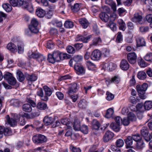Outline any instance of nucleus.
Returning a JSON list of instances; mask_svg holds the SVG:
<instances>
[{
    "label": "nucleus",
    "instance_id": "obj_2",
    "mask_svg": "<svg viewBox=\"0 0 152 152\" xmlns=\"http://www.w3.org/2000/svg\"><path fill=\"white\" fill-rule=\"evenodd\" d=\"M148 87V84L144 83L142 85H138L136 86L137 90L138 93L140 97L143 99H145L146 96L145 95V91Z\"/></svg>",
    "mask_w": 152,
    "mask_h": 152
},
{
    "label": "nucleus",
    "instance_id": "obj_7",
    "mask_svg": "<svg viewBox=\"0 0 152 152\" xmlns=\"http://www.w3.org/2000/svg\"><path fill=\"white\" fill-rule=\"evenodd\" d=\"M102 54L101 52L98 50H94L91 55V59L94 61H97L100 59Z\"/></svg>",
    "mask_w": 152,
    "mask_h": 152
},
{
    "label": "nucleus",
    "instance_id": "obj_47",
    "mask_svg": "<svg viewBox=\"0 0 152 152\" xmlns=\"http://www.w3.org/2000/svg\"><path fill=\"white\" fill-rule=\"evenodd\" d=\"M64 26L66 28H70L73 27L74 24L73 22L71 21H66L65 22Z\"/></svg>",
    "mask_w": 152,
    "mask_h": 152
},
{
    "label": "nucleus",
    "instance_id": "obj_15",
    "mask_svg": "<svg viewBox=\"0 0 152 152\" xmlns=\"http://www.w3.org/2000/svg\"><path fill=\"white\" fill-rule=\"evenodd\" d=\"M120 67L123 70L126 71L129 69V65L126 60L123 59L121 62Z\"/></svg>",
    "mask_w": 152,
    "mask_h": 152
},
{
    "label": "nucleus",
    "instance_id": "obj_30",
    "mask_svg": "<svg viewBox=\"0 0 152 152\" xmlns=\"http://www.w3.org/2000/svg\"><path fill=\"white\" fill-rule=\"evenodd\" d=\"M87 105L86 101L84 99L81 100L78 104L79 107L81 109L85 108L87 107Z\"/></svg>",
    "mask_w": 152,
    "mask_h": 152
},
{
    "label": "nucleus",
    "instance_id": "obj_49",
    "mask_svg": "<svg viewBox=\"0 0 152 152\" xmlns=\"http://www.w3.org/2000/svg\"><path fill=\"white\" fill-rule=\"evenodd\" d=\"M144 142L141 140L136 142V147L137 149H142L144 147Z\"/></svg>",
    "mask_w": 152,
    "mask_h": 152
},
{
    "label": "nucleus",
    "instance_id": "obj_19",
    "mask_svg": "<svg viewBox=\"0 0 152 152\" xmlns=\"http://www.w3.org/2000/svg\"><path fill=\"white\" fill-rule=\"evenodd\" d=\"M148 128L146 127H143L141 130V134L144 137L145 140L146 139L148 138V137H147V136H148Z\"/></svg>",
    "mask_w": 152,
    "mask_h": 152
},
{
    "label": "nucleus",
    "instance_id": "obj_1",
    "mask_svg": "<svg viewBox=\"0 0 152 152\" xmlns=\"http://www.w3.org/2000/svg\"><path fill=\"white\" fill-rule=\"evenodd\" d=\"M70 58V55L67 53H63L58 50H56L54 51L53 54H48V60L49 62L53 64L56 62L69 59Z\"/></svg>",
    "mask_w": 152,
    "mask_h": 152
},
{
    "label": "nucleus",
    "instance_id": "obj_51",
    "mask_svg": "<svg viewBox=\"0 0 152 152\" xmlns=\"http://www.w3.org/2000/svg\"><path fill=\"white\" fill-rule=\"evenodd\" d=\"M116 145L118 147H121L124 145V142L123 140L119 139L117 140L115 142Z\"/></svg>",
    "mask_w": 152,
    "mask_h": 152
},
{
    "label": "nucleus",
    "instance_id": "obj_44",
    "mask_svg": "<svg viewBox=\"0 0 152 152\" xmlns=\"http://www.w3.org/2000/svg\"><path fill=\"white\" fill-rule=\"evenodd\" d=\"M18 79L20 82L23 81L25 79V77L23 73L20 71H18L17 72Z\"/></svg>",
    "mask_w": 152,
    "mask_h": 152
},
{
    "label": "nucleus",
    "instance_id": "obj_16",
    "mask_svg": "<svg viewBox=\"0 0 152 152\" xmlns=\"http://www.w3.org/2000/svg\"><path fill=\"white\" fill-rule=\"evenodd\" d=\"M74 69L78 74H84L85 70L84 67L81 65L78 64L75 65Z\"/></svg>",
    "mask_w": 152,
    "mask_h": 152
},
{
    "label": "nucleus",
    "instance_id": "obj_36",
    "mask_svg": "<svg viewBox=\"0 0 152 152\" xmlns=\"http://www.w3.org/2000/svg\"><path fill=\"white\" fill-rule=\"evenodd\" d=\"M17 4L18 7L22 6L23 8H26L28 5L27 2L24 0H17Z\"/></svg>",
    "mask_w": 152,
    "mask_h": 152
},
{
    "label": "nucleus",
    "instance_id": "obj_60",
    "mask_svg": "<svg viewBox=\"0 0 152 152\" xmlns=\"http://www.w3.org/2000/svg\"><path fill=\"white\" fill-rule=\"evenodd\" d=\"M111 81L112 82L118 84L120 81V79L118 76H115L111 79Z\"/></svg>",
    "mask_w": 152,
    "mask_h": 152
},
{
    "label": "nucleus",
    "instance_id": "obj_12",
    "mask_svg": "<svg viewBox=\"0 0 152 152\" xmlns=\"http://www.w3.org/2000/svg\"><path fill=\"white\" fill-rule=\"evenodd\" d=\"M133 140V139L131 136H128L124 140L126 148H132Z\"/></svg>",
    "mask_w": 152,
    "mask_h": 152
},
{
    "label": "nucleus",
    "instance_id": "obj_20",
    "mask_svg": "<svg viewBox=\"0 0 152 152\" xmlns=\"http://www.w3.org/2000/svg\"><path fill=\"white\" fill-rule=\"evenodd\" d=\"M54 120V118L52 117L46 116L43 119V122L45 125L48 126L53 123Z\"/></svg>",
    "mask_w": 152,
    "mask_h": 152
},
{
    "label": "nucleus",
    "instance_id": "obj_42",
    "mask_svg": "<svg viewBox=\"0 0 152 152\" xmlns=\"http://www.w3.org/2000/svg\"><path fill=\"white\" fill-rule=\"evenodd\" d=\"M113 113V110L111 108H109L107 111L105 117L107 118H110L112 117Z\"/></svg>",
    "mask_w": 152,
    "mask_h": 152
},
{
    "label": "nucleus",
    "instance_id": "obj_64",
    "mask_svg": "<svg viewBox=\"0 0 152 152\" xmlns=\"http://www.w3.org/2000/svg\"><path fill=\"white\" fill-rule=\"evenodd\" d=\"M70 149L73 152H81V150L79 148H76L73 146H71Z\"/></svg>",
    "mask_w": 152,
    "mask_h": 152
},
{
    "label": "nucleus",
    "instance_id": "obj_61",
    "mask_svg": "<svg viewBox=\"0 0 152 152\" xmlns=\"http://www.w3.org/2000/svg\"><path fill=\"white\" fill-rule=\"evenodd\" d=\"M53 43L51 41H49L47 42L46 47L49 49H51L54 47Z\"/></svg>",
    "mask_w": 152,
    "mask_h": 152
},
{
    "label": "nucleus",
    "instance_id": "obj_57",
    "mask_svg": "<svg viewBox=\"0 0 152 152\" xmlns=\"http://www.w3.org/2000/svg\"><path fill=\"white\" fill-rule=\"evenodd\" d=\"M75 62L78 64V62L81 61L83 59V57L80 56H75L73 58Z\"/></svg>",
    "mask_w": 152,
    "mask_h": 152
},
{
    "label": "nucleus",
    "instance_id": "obj_62",
    "mask_svg": "<svg viewBox=\"0 0 152 152\" xmlns=\"http://www.w3.org/2000/svg\"><path fill=\"white\" fill-rule=\"evenodd\" d=\"M27 5L26 8H24V9H26L30 12H32L34 11L33 7L31 4H29L27 2Z\"/></svg>",
    "mask_w": 152,
    "mask_h": 152
},
{
    "label": "nucleus",
    "instance_id": "obj_41",
    "mask_svg": "<svg viewBox=\"0 0 152 152\" xmlns=\"http://www.w3.org/2000/svg\"><path fill=\"white\" fill-rule=\"evenodd\" d=\"M118 23L120 25L119 27L120 29L123 31H125L126 28V26L124 22L122 19H120L118 20Z\"/></svg>",
    "mask_w": 152,
    "mask_h": 152
},
{
    "label": "nucleus",
    "instance_id": "obj_5",
    "mask_svg": "<svg viewBox=\"0 0 152 152\" xmlns=\"http://www.w3.org/2000/svg\"><path fill=\"white\" fill-rule=\"evenodd\" d=\"M38 22L35 18H33L31 20V25L29 26L31 31L34 33H37L38 32V30L37 27L38 25Z\"/></svg>",
    "mask_w": 152,
    "mask_h": 152
},
{
    "label": "nucleus",
    "instance_id": "obj_11",
    "mask_svg": "<svg viewBox=\"0 0 152 152\" xmlns=\"http://www.w3.org/2000/svg\"><path fill=\"white\" fill-rule=\"evenodd\" d=\"M114 136L113 133L110 131H107L104 136V141L105 142H108L113 138Z\"/></svg>",
    "mask_w": 152,
    "mask_h": 152
},
{
    "label": "nucleus",
    "instance_id": "obj_38",
    "mask_svg": "<svg viewBox=\"0 0 152 152\" xmlns=\"http://www.w3.org/2000/svg\"><path fill=\"white\" fill-rule=\"evenodd\" d=\"M144 107L146 110H149L152 108V101H147L144 103Z\"/></svg>",
    "mask_w": 152,
    "mask_h": 152
},
{
    "label": "nucleus",
    "instance_id": "obj_27",
    "mask_svg": "<svg viewBox=\"0 0 152 152\" xmlns=\"http://www.w3.org/2000/svg\"><path fill=\"white\" fill-rule=\"evenodd\" d=\"M7 48L12 52H15L17 50V47L13 43H9L7 45Z\"/></svg>",
    "mask_w": 152,
    "mask_h": 152
},
{
    "label": "nucleus",
    "instance_id": "obj_52",
    "mask_svg": "<svg viewBox=\"0 0 152 152\" xmlns=\"http://www.w3.org/2000/svg\"><path fill=\"white\" fill-rule=\"evenodd\" d=\"M128 117L129 121H135L136 120V118L135 115L132 113H130L128 114Z\"/></svg>",
    "mask_w": 152,
    "mask_h": 152
},
{
    "label": "nucleus",
    "instance_id": "obj_54",
    "mask_svg": "<svg viewBox=\"0 0 152 152\" xmlns=\"http://www.w3.org/2000/svg\"><path fill=\"white\" fill-rule=\"evenodd\" d=\"M133 140L137 142L141 140V136L138 134L133 135L131 136Z\"/></svg>",
    "mask_w": 152,
    "mask_h": 152
},
{
    "label": "nucleus",
    "instance_id": "obj_6",
    "mask_svg": "<svg viewBox=\"0 0 152 152\" xmlns=\"http://www.w3.org/2000/svg\"><path fill=\"white\" fill-rule=\"evenodd\" d=\"M127 58L130 63L134 64L136 62L137 56L134 52L130 53L127 54Z\"/></svg>",
    "mask_w": 152,
    "mask_h": 152
},
{
    "label": "nucleus",
    "instance_id": "obj_56",
    "mask_svg": "<svg viewBox=\"0 0 152 152\" xmlns=\"http://www.w3.org/2000/svg\"><path fill=\"white\" fill-rule=\"evenodd\" d=\"M146 19L148 22L151 23L150 26L152 28V14L147 15L146 16Z\"/></svg>",
    "mask_w": 152,
    "mask_h": 152
},
{
    "label": "nucleus",
    "instance_id": "obj_25",
    "mask_svg": "<svg viewBox=\"0 0 152 152\" xmlns=\"http://www.w3.org/2000/svg\"><path fill=\"white\" fill-rule=\"evenodd\" d=\"M36 13L39 17L42 18L45 15V12L41 8H38L36 10Z\"/></svg>",
    "mask_w": 152,
    "mask_h": 152
},
{
    "label": "nucleus",
    "instance_id": "obj_59",
    "mask_svg": "<svg viewBox=\"0 0 152 152\" xmlns=\"http://www.w3.org/2000/svg\"><path fill=\"white\" fill-rule=\"evenodd\" d=\"M115 121L116 124L118 125H121V124H122V119L120 116H118L116 117L115 118Z\"/></svg>",
    "mask_w": 152,
    "mask_h": 152
},
{
    "label": "nucleus",
    "instance_id": "obj_33",
    "mask_svg": "<svg viewBox=\"0 0 152 152\" xmlns=\"http://www.w3.org/2000/svg\"><path fill=\"white\" fill-rule=\"evenodd\" d=\"M26 77L27 80L31 81H34L37 79V76L34 74L31 75L28 74H26Z\"/></svg>",
    "mask_w": 152,
    "mask_h": 152
},
{
    "label": "nucleus",
    "instance_id": "obj_31",
    "mask_svg": "<svg viewBox=\"0 0 152 152\" xmlns=\"http://www.w3.org/2000/svg\"><path fill=\"white\" fill-rule=\"evenodd\" d=\"M137 77L139 79L143 80L146 78L147 75L145 72L141 71L138 73Z\"/></svg>",
    "mask_w": 152,
    "mask_h": 152
},
{
    "label": "nucleus",
    "instance_id": "obj_63",
    "mask_svg": "<svg viewBox=\"0 0 152 152\" xmlns=\"http://www.w3.org/2000/svg\"><path fill=\"white\" fill-rule=\"evenodd\" d=\"M4 134L5 135L9 136L11 134V131L10 129L4 128Z\"/></svg>",
    "mask_w": 152,
    "mask_h": 152
},
{
    "label": "nucleus",
    "instance_id": "obj_32",
    "mask_svg": "<svg viewBox=\"0 0 152 152\" xmlns=\"http://www.w3.org/2000/svg\"><path fill=\"white\" fill-rule=\"evenodd\" d=\"M81 4L79 3L75 4L74 6H71V8L73 12H77L79 10L81 7Z\"/></svg>",
    "mask_w": 152,
    "mask_h": 152
},
{
    "label": "nucleus",
    "instance_id": "obj_43",
    "mask_svg": "<svg viewBox=\"0 0 152 152\" xmlns=\"http://www.w3.org/2000/svg\"><path fill=\"white\" fill-rule=\"evenodd\" d=\"M137 61L139 65L141 67H145L147 66L148 65V63L145 62L141 58H138Z\"/></svg>",
    "mask_w": 152,
    "mask_h": 152
},
{
    "label": "nucleus",
    "instance_id": "obj_8",
    "mask_svg": "<svg viewBox=\"0 0 152 152\" xmlns=\"http://www.w3.org/2000/svg\"><path fill=\"white\" fill-rule=\"evenodd\" d=\"M131 20L134 22H137L140 24H142L143 22L142 15L138 13L134 14V17L132 18Z\"/></svg>",
    "mask_w": 152,
    "mask_h": 152
},
{
    "label": "nucleus",
    "instance_id": "obj_39",
    "mask_svg": "<svg viewBox=\"0 0 152 152\" xmlns=\"http://www.w3.org/2000/svg\"><path fill=\"white\" fill-rule=\"evenodd\" d=\"M100 126V124L99 122L94 120L93 121L92 124V128L94 129L98 130Z\"/></svg>",
    "mask_w": 152,
    "mask_h": 152
},
{
    "label": "nucleus",
    "instance_id": "obj_35",
    "mask_svg": "<svg viewBox=\"0 0 152 152\" xmlns=\"http://www.w3.org/2000/svg\"><path fill=\"white\" fill-rule=\"evenodd\" d=\"M86 65L89 70H92L96 68V66L94 64L89 61H87L86 62Z\"/></svg>",
    "mask_w": 152,
    "mask_h": 152
},
{
    "label": "nucleus",
    "instance_id": "obj_34",
    "mask_svg": "<svg viewBox=\"0 0 152 152\" xmlns=\"http://www.w3.org/2000/svg\"><path fill=\"white\" fill-rule=\"evenodd\" d=\"M10 104L14 107H19L21 102L18 99H12L10 102Z\"/></svg>",
    "mask_w": 152,
    "mask_h": 152
},
{
    "label": "nucleus",
    "instance_id": "obj_28",
    "mask_svg": "<svg viewBox=\"0 0 152 152\" xmlns=\"http://www.w3.org/2000/svg\"><path fill=\"white\" fill-rule=\"evenodd\" d=\"M43 89L44 90L45 94V96L47 97L50 96L52 94V91L51 89L46 86H45L43 87Z\"/></svg>",
    "mask_w": 152,
    "mask_h": 152
},
{
    "label": "nucleus",
    "instance_id": "obj_22",
    "mask_svg": "<svg viewBox=\"0 0 152 152\" xmlns=\"http://www.w3.org/2000/svg\"><path fill=\"white\" fill-rule=\"evenodd\" d=\"M79 22L83 28H86L89 25L88 20L85 18H82L79 19Z\"/></svg>",
    "mask_w": 152,
    "mask_h": 152
},
{
    "label": "nucleus",
    "instance_id": "obj_4",
    "mask_svg": "<svg viewBox=\"0 0 152 152\" xmlns=\"http://www.w3.org/2000/svg\"><path fill=\"white\" fill-rule=\"evenodd\" d=\"M32 140L36 144L42 143L47 141V138L41 134H37L33 137Z\"/></svg>",
    "mask_w": 152,
    "mask_h": 152
},
{
    "label": "nucleus",
    "instance_id": "obj_45",
    "mask_svg": "<svg viewBox=\"0 0 152 152\" xmlns=\"http://www.w3.org/2000/svg\"><path fill=\"white\" fill-rule=\"evenodd\" d=\"M80 131L85 134H87L88 132V128L87 126L83 125L81 126Z\"/></svg>",
    "mask_w": 152,
    "mask_h": 152
},
{
    "label": "nucleus",
    "instance_id": "obj_53",
    "mask_svg": "<svg viewBox=\"0 0 152 152\" xmlns=\"http://www.w3.org/2000/svg\"><path fill=\"white\" fill-rule=\"evenodd\" d=\"M66 50L67 52L70 54H73L75 52V50L74 48L71 46H67Z\"/></svg>",
    "mask_w": 152,
    "mask_h": 152
},
{
    "label": "nucleus",
    "instance_id": "obj_58",
    "mask_svg": "<svg viewBox=\"0 0 152 152\" xmlns=\"http://www.w3.org/2000/svg\"><path fill=\"white\" fill-rule=\"evenodd\" d=\"M122 124L124 126L128 125L129 124L130 121L128 117L124 118L122 120Z\"/></svg>",
    "mask_w": 152,
    "mask_h": 152
},
{
    "label": "nucleus",
    "instance_id": "obj_40",
    "mask_svg": "<svg viewBox=\"0 0 152 152\" xmlns=\"http://www.w3.org/2000/svg\"><path fill=\"white\" fill-rule=\"evenodd\" d=\"M2 7L7 12H10L12 9L11 6L9 4L5 3L2 4Z\"/></svg>",
    "mask_w": 152,
    "mask_h": 152
},
{
    "label": "nucleus",
    "instance_id": "obj_55",
    "mask_svg": "<svg viewBox=\"0 0 152 152\" xmlns=\"http://www.w3.org/2000/svg\"><path fill=\"white\" fill-rule=\"evenodd\" d=\"M109 23L110 24H108V26L113 31H116V24L112 22L111 21H110Z\"/></svg>",
    "mask_w": 152,
    "mask_h": 152
},
{
    "label": "nucleus",
    "instance_id": "obj_18",
    "mask_svg": "<svg viewBox=\"0 0 152 152\" xmlns=\"http://www.w3.org/2000/svg\"><path fill=\"white\" fill-rule=\"evenodd\" d=\"M137 47H142L145 46L146 42L145 39L142 37H139L137 39Z\"/></svg>",
    "mask_w": 152,
    "mask_h": 152
},
{
    "label": "nucleus",
    "instance_id": "obj_9",
    "mask_svg": "<svg viewBox=\"0 0 152 152\" xmlns=\"http://www.w3.org/2000/svg\"><path fill=\"white\" fill-rule=\"evenodd\" d=\"M91 37L92 35H89L85 37L82 35L78 34L75 38V40L76 41H82L84 43H87Z\"/></svg>",
    "mask_w": 152,
    "mask_h": 152
},
{
    "label": "nucleus",
    "instance_id": "obj_3",
    "mask_svg": "<svg viewBox=\"0 0 152 152\" xmlns=\"http://www.w3.org/2000/svg\"><path fill=\"white\" fill-rule=\"evenodd\" d=\"M4 78L11 85L14 86L16 83L17 81L12 74L9 72H7L4 75Z\"/></svg>",
    "mask_w": 152,
    "mask_h": 152
},
{
    "label": "nucleus",
    "instance_id": "obj_50",
    "mask_svg": "<svg viewBox=\"0 0 152 152\" xmlns=\"http://www.w3.org/2000/svg\"><path fill=\"white\" fill-rule=\"evenodd\" d=\"M106 98L108 101L113 100L114 97V95L108 91L106 92Z\"/></svg>",
    "mask_w": 152,
    "mask_h": 152
},
{
    "label": "nucleus",
    "instance_id": "obj_23",
    "mask_svg": "<svg viewBox=\"0 0 152 152\" xmlns=\"http://www.w3.org/2000/svg\"><path fill=\"white\" fill-rule=\"evenodd\" d=\"M40 54V53L37 52H33L31 51H29L28 53V55L29 58H33L37 60Z\"/></svg>",
    "mask_w": 152,
    "mask_h": 152
},
{
    "label": "nucleus",
    "instance_id": "obj_46",
    "mask_svg": "<svg viewBox=\"0 0 152 152\" xmlns=\"http://www.w3.org/2000/svg\"><path fill=\"white\" fill-rule=\"evenodd\" d=\"M144 59L147 61L152 62V53L147 54L144 57Z\"/></svg>",
    "mask_w": 152,
    "mask_h": 152
},
{
    "label": "nucleus",
    "instance_id": "obj_13",
    "mask_svg": "<svg viewBox=\"0 0 152 152\" xmlns=\"http://www.w3.org/2000/svg\"><path fill=\"white\" fill-rule=\"evenodd\" d=\"M77 85L76 84H74L72 85H70L69 86L68 91L67 93L69 95H70L71 94L76 92L77 91Z\"/></svg>",
    "mask_w": 152,
    "mask_h": 152
},
{
    "label": "nucleus",
    "instance_id": "obj_21",
    "mask_svg": "<svg viewBox=\"0 0 152 152\" xmlns=\"http://www.w3.org/2000/svg\"><path fill=\"white\" fill-rule=\"evenodd\" d=\"M32 106L28 103L25 104L23 105L22 108L23 111L26 112H30L32 110Z\"/></svg>",
    "mask_w": 152,
    "mask_h": 152
},
{
    "label": "nucleus",
    "instance_id": "obj_10",
    "mask_svg": "<svg viewBox=\"0 0 152 152\" xmlns=\"http://www.w3.org/2000/svg\"><path fill=\"white\" fill-rule=\"evenodd\" d=\"M7 119V123L11 126H15L17 124V120L18 118L14 117L13 118H10L9 115H7L6 117Z\"/></svg>",
    "mask_w": 152,
    "mask_h": 152
},
{
    "label": "nucleus",
    "instance_id": "obj_24",
    "mask_svg": "<svg viewBox=\"0 0 152 152\" xmlns=\"http://www.w3.org/2000/svg\"><path fill=\"white\" fill-rule=\"evenodd\" d=\"M81 127L80 121L78 119L75 120L73 124V129L75 131H79Z\"/></svg>",
    "mask_w": 152,
    "mask_h": 152
},
{
    "label": "nucleus",
    "instance_id": "obj_14",
    "mask_svg": "<svg viewBox=\"0 0 152 152\" xmlns=\"http://www.w3.org/2000/svg\"><path fill=\"white\" fill-rule=\"evenodd\" d=\"M105 67V69L109 71H112L115 69L116 67V65L113 63L110 62L108 64H105L103 66Z\"/></svg>",
    "mask_w": 152,
    "mask_h": 152
},
{
    "label": "nucleus",
    "instance_id": "obj_48",
    "mask_svg": "<svg viewBox=\"0 0 152 152\" xmlns=\"http://www.w3.org/2000/svg\"><path fill=\"white\" fill-rule=\"evenodd\" d=\"M102 43V40L99 37H95L94 38L93 41L92 45H99Z\"/></svg>",
    "mask_w": 152,
    "mask_h": 152
},
{
    "label": "nucleus",
    "instance_id": "obj_17",
    "mask_svg": "<svg viewBox=\"0 0 152 152\" xmlns=\"http://www.w3.org/2000/svg\"><path fill=\"white\" fill-rule=\"evenodd\" d=\"M99 17L103 21L107 22L111 21L109 16L105 12H102L99 14Z\"/></svg>",
    "mask_w": 152,
    "mask_h": 152
},
{
    "label": "nucleus",
    "instance_id": "obj_29",
    "mask_svg": "<svg viewBox=\"0 0 152 152\" xmlns=\"http://www.w3.org/2000/svg\"><path fill=\"white\" fill-rule=\"evenodd\" d=\"M116 123H112L110 125V128L116 132H118L120 130V126Z\"/></svg>",
    "mask_w": 152,
    "mask_h": 152
},
{
    "label": "nucleus",
    "instance_id": "obj_26",
    "mask_svg": "<svg viewBox=\"0 0 152 152\" xmlns=\"http://www.w3.org/2000/svg\"><path fill=\"white\" fill-rule=\"evenodd\" d=\"M37 95L41 97V99L44 101H47L48 99V98L45 95H44L43 90L42 89H39L37 92Z\"/></svg>",
    "mask_w": 152,
    "mask_h": 152
},
{
    "label": "nucleus",
    "instance_id": "obj_37",
    "mask_svg": "<svg viewBox=\"0 0 152 152\" xmlns=\"http://www.w3.org/2000/svg\"><path fill=\"white\" fill-rule=\"evenodd\" d=\"M37 108L40 110H45L47 107V105L44 102H39L37 105Z\"/></svg>",
    "mask_w": 152,
    "mask_h": 152
}]
</instances>
